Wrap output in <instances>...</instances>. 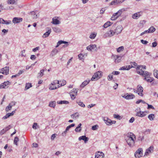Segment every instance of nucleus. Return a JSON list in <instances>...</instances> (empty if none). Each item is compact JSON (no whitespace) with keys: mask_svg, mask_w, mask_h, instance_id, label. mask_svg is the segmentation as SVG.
I'll use <instances>...</instances> for the list:
<instances>
[{"mask_svg":"<svg viewBox=\"0 0 158 158\" xmlns=\"http://www.w3.org/2000/svg\"><path fill=\"white\" fill-rule=\"evenodd\" d=\"M56 102L55 101H51L49 102L48 106L54 108L56 106Z\"/></svg>","mask_w":158,"mask_h":158,"instance_id":"aec40b11","label":"nucleus"},{"mask_svg":"<svg viewBox=\"0 0 158 158\" xmlns=\"http://www.w3.org/2000/svg\"><path fill=\"white\" fill-rule=\"evenodd\" d=\"M148 118L150 120L152 121L155 118V115L154 114H151L148 116Z\"/></svg>","mask_w":158,"mask_h":158,"instance_id":"cd10ccee","label":"nucleus"},{"mask_svg":"<svg viewBox=\"0 0 158 158\" xmlns=\"http://www.w3.org/2000/svg\"><path fill=\"white\" fill-rule=\"evenodd\" d=\"M113 78L112 76L110 74L108 76V79L109 81L111 80Z\"/></svg>","mask_w":158,"mask_h":158,"instance_id":"338daca9","label":"nucleus"},{"mask_svg":"<svg viewBox=\"0 0 158 158\" xmlns=\"http://www.w3.org/2000/svg\"><path fill=\"white\" fill-rule=\"evenodd\" d=\"M78 139L79 140H83L84 141L85 143H86V142L88 141L89 138L88 137H86L85 135H83L80 137Z\"/></svg>","mask_w":158,"mask_h":158,"instance_id":"a211bd4d","label":"nucleus"},{"mask_svg":"<svg viewBox=\"0 0 158 158\" xmlns=\"http://www.w3.org/2000/svg\"><path fill=\"white\" fill-rule=\"evenodd\" d=\"M12 127V126L11 125H9L4 129L5 130V131H6Z\"/></svg>","mask_w":158,"mask_h":158,"instance_id":"c03bdc74","label":"nucleus"},{"mask_svg":"<svg viewBox=\"0 0 158 158\" xmlns=\"http://www.w3.org/2000/svg\"><path fill=\"white\" fill-rule=\"evenodd\" d=\"M79 116V114L78 112H76L74 114H72L71 115V116L72 118H78Z\"/></svg>","mask_w":158,"mask_h":158,"instance_id":"72a5a7b5","label":"nucleus"},{"mask_svg":"<svg viewBox=\"0 0 158 158\" xmlns=\"http://www.w3.org/2000/svg\"><path fill=\"white\" fill-rule=\"evenodd\" d=\"M52 23L55 24H58L60 23L59 20L57 19H55L54 18L52 19Z\"/></svg>","mask_w":158,"mask_h":158,"instance_id":"bb28decb","label":"nucleus"},{"mask_svg":"<svg viewBox=\"0 0 158 158\" xmlns=\"http://www.w3.org/2000/svg\"><path fill=\"white\" fill-rule=\"evenodd\" d=\"M141 67H137L136 68L137 73L140 75H142L143 77H145L144 79L146 80L147 82H152L153 80V79L150 76V73L147 71H142L140 68Z\"/></svg>","mask_w":158,"mask_h":158,"instance_id":"f257e3e1","label":"nucleus"},{"mask_svg":"<svg viewBox=\"0 0 158 158\" xmlns=\"http://www.w3.org/2000/svg\"><path fill=\"white\" fill-rule=\"evenodd\" d=\"M147 112L146 111H142L140 110V111L137 112V113H136V115L138 117H144L147 115Z\"/></svg>","mask_w":158,"mask_h":158,"instance_id":"9d476101","label":"nucleus"},{"mask_svg":"<svg viewBox=\"0 0 158 158\" xmlns=\"http://www.w3.org/2000/svg\"><path fill=\"white\" fill-rule=\"evenodd\" d=\"M119 69L121 70H128L127 69V66L122 67H121Z\"/></svg>","mask_w":158,"mask_h":158,"instance_id":"864d4df0","label":"nucleus"},{"mask_svg":"<svg viewBox=\"0 0 158 158\" xmlns=\"http://www.w3.org/2000/svg\"><path fill=\"white\" fill-rule=\"evenodd\" d=\"M135 135L132 133L128 134L126 139V141L127 144L130 147L133 146L134 144V138H135Z\"/></svg>","mask_w":158,"mask_h":158,"instance_id":"f03ea898","label":"nucleus"},{"mask_svg":"<svg viewBox=\"0 0 158 158\" xmlns=\"http://www.w3.org/2000/svg\"><path fill=\"white\" fill-rule=\"evenodd\" d=\"M114 118H116L118 119H120L121 117L119 115H118V114H114Z\"/></svg>","mask_w":158,"mask_h":158,"instance_id":"6e6d98bb","label":"nucleus"},{"mask_svg":"<svg viewBox=\"0 0 158 158\" xmlns=\"http://www.w3.org/2000/svg\"><path fill=\"white\" fill-rule=\"evenodd\" d=\"M71 92H73V93L75 94V95H77V89H73L72 90Z\"/></svg>","mask_w":158,"mask_h":158,"instance_id":"8fccbe9b","label":"nucleus"},{"mask_svg":"<svg viewBox=\"0 0 158 158\" xmlns=\"http://www.w3.org/2000/svg\"><path fill=\"white\" fill-rule=\"evenodd\" d=\"M70 95L71 96V98L72 99H74L75 98V94L73 93V92H71L70 93Z\"/></svg>","mask_w":158,"mask_h":158,"instance_id":"a19ab883","label":"nucleus"},{"mask_svg":"<svg viewBox=\"0 0 158 158\" xmlns=\"http://www.w3.org/2000/svg\"><path fill=\"white\" fill-rule=\"evenodd\" d=\"M153 147L152 146H150L149 148L146 150L145 155H147V154L151 152L152 151H153Z\"/></svg>","mask_w":158,"mask_h":158,"instance_id":"4be33fe9","label":"nucleus"},{"mask_svg":"<svg viewBox=\"0 0 158 158\" xmlns=\"http://www.w3.org/2000/svg\"><path fill=\"white\" fill-rule=\"evenodd\" d=\"M103 120L105 121V123L108 125H111V120L107 117H104Z\"/></svg>","mask_w":158,"mask_h":158,"instance_id":"6ab92c4d","label":"nucleus"},{"mask_svg":"<svg viewBox=\"0 0 158 158\" xmlns=\"http://www.w3.org/2000/svg\"><path fill=\"white\" fill-rule=\"evenodd\" d=\"M24 71H25L24 69L19 70V73L17 74L18 75V76H19L22 73H23V72H24Z\"/></svg>","mask_w":158,"mask_h":158,"instance_id":"680f3d73","label":"nucleus"},{"mask_svg":"<svg viewBox=\"0 0 158 158\" xmlns=\"http://www.w3.org/2000/svg\"><path fill=\"white\" fill-rule=\"evenodd\" d=\"M104 154L102 152H98L96 153L95 158H104Z\"/></svg>","mask_w":158,"mask_h":158,"instance_id":"ddd939ff","label":"nucleus"},{"mask_svg":"<svg viewBox=\"0 0 158 158\" xmlns=\"http://www.w3.org/2000/svg\"><path fill=\"white\" fill-rule=\"evenodd\" d=\"M143 150L142 148H139L135 152V156L136 158H139L142 156Z\"/></svg>","mask_w":158,"mask_h":158,"instance_id":"20e7f679","label":"nucleus"},{"mask_svg":"<svg viewBox=\"0 0 158 158\" xmlns=\"http://www.w3.org/2000/svg\"><path fill=\"white\" fill-rule=\"evenodd\" d=\"M112 23L110 22H107L103 26V27L105 28L107 27H108L110 26Z\"/></svg>","mask_w":158,"mask_h":158,"instance_id":"c756f323","label":"nucleus"},{"mask_svg":"<svg viewBox=\"0 0 158 158\" xmlns=\"http://www.w3.org/2000/svg\"><path fill=\"white\" fill-rule=\"evenodd\" d=\"M141 42L143 44H146L148 43V42L146 40H141Z\"/></svg>","mask_w":158,"mask_h":158,"instance_id":"bf43d9fd","label":"nucleus"},{"mask_svg":"<svg viewBox=\"0 0 158 158\" xmlns=\"http://www.w3.org/2000/svg\"><path fill=\"white\" fill-rule=\"evenodd\" d=\"M32 87L31 84L30 83H27L26 84L25 90L29 89V88Z\"/></svg>","mask_w":158,"mask_h":158,"instance_id":"2f4dec72","label":"nucleus"},{"mask_svg":"<svg viewBox=\"0 0 158 158\" xmlns=\"http://www.w3.org/2000/svg\"><path fill=\"white\" fill-rule=\"evenodd\" d=\"M155 72L154 73V76L157 78H158V72L157 70H155Z\"/></svg>","mask_w":158,"mask_h":158,"instance_id":"5fc2aeb1","label":"nucleus"},{"mask_svg":"<svg viewBox=\"0 0 158 158\" xmlns=\"http://www.w3.org/2000/svg\"><path fill=\"white\" fill-rule=\"evenodd\" d=\"M125 10L124 9H121V10H119L115 14L116 15H117L118 16V18L121 16V15L122 14L123 11H124Z\"/></svg>","mask_w":158,"mask_h":158,"instance_id":"a878e982","label":"nucleus"},{"mask_svg":"<svg viewBox=\"0 0 158 158\" xmlns=\"http://www.w3.org/2000/svg\"><path fill=\"white\" fill-rule=\"evenodd\" d=\"M124 49V47L123 46H121L120 47H119L117 48V51L118 52H121V51H123V50Z\"/></svg>","mask_w":158,"mask_h":158,"instance_id":"ea45409f","label":"nucleus"},{"mask_svg":"<svg viewBox=\"0 0 158 158\" xmlns=\"http://www.w3.org/2000/svg\"><path fill=\"white\" fill-rule=\"evenodd\" d=\"M126 94L127 95L126 96V99H132L135 98V96L132 94L127 93Z\"/></svg>","mask_w":158,"mask_h":158,"instance_id":"f3484780","label":"nucleus"},{"mask_svg":"<svg viewBox=\"0 0 158 158\" xmlns=\"http://www.w3.org/2000/svg\"><path fill=\"white\" fill-rule=\"evenodd\" d=\"M11 108L12 107H11V106L10 105H8L6 106V112H8L9 110H10L11 109Z\"/></svg>","mask_w":158,"mask_h":158,"instance_id":"37998d69","label":"nucleus"},{"mask_svg":"<svg viewBox=\"0 0 158 158\" xmlns=\"http://www.w3.org/2000/svg\"><path fill=\"white\" fill-rule=\"evenodd\" d=\"M48 31L45 33L42 36L43 38H46L48 37L51 32V29L50 27H47Z\"/></svg>","mask_w":158,"mask_h":158,"instance_id":"2eb2a0df","label":"nucleus"},{"mask_svg":"<svg viewBox=\"0 0 158 158\" xmlns=\"http://www.w3.org/2000/svg\"><path fill=\"white\" fill-rule=\"evenodd\" d=\"M58 52V51L57 50V49L55 48L52 51L50 54V55L52 56H53L56 55Z\"/></svg>","mask_w":158,"mask_h":158,"instance_id":"b1692460","label":"nucleus"},{"mask_svg":"<svg viewBox=\"0 0 158 158\" xmlns=\"http://www.w3.org/2000/svg\"><path fill=\"white\" fill-rule=\"evenodd\" d=\"M37 123H33V126H32V128L33 129H37V127H36V126H37Z\"/></svg>","mask_w":158,"mask_h":158,"instance_id":"052dcab7","label":"nucleus"},{"mask_svg":"<svg viewBox=\"0 0 158 158\" xmlns=\"http://www.w3.org/2000/svg\"><path fill=\"white\" fill-rule=\"evenodd\" d=\"M96 35V34L95 33H92L89 35V37L91 39H94Z\"/></svg>","mask_w":158,"mask_h":158,"instance_id":"e433bc0d","label":"nucleus"},{"mask_svg":"<svg viewBox=\"0 0 158 158\" xmlns=\"http://www.w3.org/2000/svg\"><path fill=\"white\" fill-rule=\"evenodd\" d=\"M115 34L114 33V31L113 30H110V31H108L107 32H106L104 36L106 37H111L114 35Z\"/></svg>","mask_w":158,"mask_h":158,"instance_id":"1a4fd4ad","label":"nucleus"},{"mask_svg":"<svg viewBox=\"0 0 158 158\" xmlns=\"http://www.w3.org/2000/svg\"><path fill=\"white\" fill-rule=\"evenodd\" d=\"M46 70V69H45V70L43 69L40 70V72L38 73V77H42L44 75V71Z\"/></svg>","mask_w":158,"mask_h":158,"instance_id":"393cba45","label":"nucleus"},{"mask_svg":"<svg viewBox=\"0 0 158 158\" xmlns=\"http://www.w3.org/2000/svg\"><path fill=\"white\" fill-rule=\"evenodd\" d=\"M19 141V139L16 136L14 140V143L16 145L18 146L17 143Z\"/></svg>","mask_w":158,"mask_h":158,"instance_id":"c9c22d12","label":"nucleus"},{"mask_svg":"<svg viewBox=\"0 0 158 158\" xmlns=\"http://www.w3.org/2000/svg\"><path fill=\"white\" fill-rule=\"evenodd\" d=\"M57 88V87L55 85H52L50 86L49 89L51 90H54L55 89H56Z\"/></svg>","mask_w":158,"mask_h":158,"instance_id":"de8ad7c7","label":"nucleus"},{"mask_svg":"<svg viewBox=\"0 0 158 158\" xmlns=\"http://www.w3.org/2000/svg\"><path fill=\"white\" fill-rule=\"evenodd\" d=\"M10 83V82H9L8 81H6L4 82V83H2V84L3 85V86H4V88H7L8 87V86L7 85H9Z\"/></svg>","mask_w":158,"mask_h":158,"instance_id":"7c9ffc66","label":"nucleus"},{"mask_svg":"<svg viewBox=\"0 0 158 158\" xmlns=\"http://www.w3.org/2000/svg\"><path fill=\"white\" fill-rule=\"evenodd\" d=\"M123 29L122 26L121 25H119L116 27L114 31L115 34L118 35L121 32Z\"/></svg>","mask_w":158,"mask_h":158,"instance_id":"39448f33","label":"nucleus"},{"mask_svg":"<svg viewBox=\"0 0 158 158\" xmlns=\"http://www.w3.org/2000/svg\"><path fill=\"white\" fill-rule=\"evenodd\" d=\"M124 1V0H114L112 1L110 3V5H118L122 3Z\"/></svg>","mask_w":158,"mask_h":158,"instance_id":"4468645a","label":"nucleus"},{"mask_svg":"<svg viewBox=\"0 0 158 158\" xmlns=\"http://www.w3.org/2000/svg\"><path fill=\"white\" fill-rule=\"evenodd\" d=\"M142 12H138L133 14L132 17L133 19H137L142 15Z\"/></svg>","mask_w":158,"mask_h":158,"instance_id":"9b49d317","label":"nucleus"},{"mask_svg":"<svg viewBox=\"0 0 158 158\" xmlns=\"http://www.w3.org/2000/svg\"><path fill=\"white\" fill-rule=\"evenodd\" d=\"M77 103L78 104V105L82 107H85V105L81 101H77Z\"/></svg>","mask_w":158,"mask_h":158,"instance_id":"58836bf2","label":"nucleus"},{"mask_svg":"<svg viewBox=\"0 0 158 158\" xmlns=\"http://www.w3.org/2000/svg\"><path fill=\"white\" fill-rule=\"evenodd\" d=\"M115 62L116 63H119L121 60L122 57L118 55L113 56Z\"/></svg>","mask_w":158,"mask_h":158,"instance_id":"dca6fc26","label":"nucleus"},{"mask_svg":"<svg viewBox=\"0 0 158 158\" xmlns=\"http://www.w3.org/2000/svg\"><path fill=\"white\" fill-rule=\"evenodd\" d=\"M81 128H79L78 127H77L75 128V131L77 132H80L81 131Z\"/></svg>","mask_w":158,"mask_h":158,"instance_id":"13d9d810","label":"nucleus"},{"mask_svg":"<svg viewBox=\"0 0 158 158\" xmlns=\"http://www.w3.org/2000/svg\"><path fill=\"white\" fill-rule=\"evenodd\" d=\"M102 72L101 71H98L95 73L91 78V81H94L96 78H97V79L100 78L102 77Z\"/></svg>","mask_w":158,"mask_h":158,"instance_id":"7ed1b4c3","label":"nucleus"},{"mask_svg":"<svg viewBox=\"0 0 158 158\" xmlns=\"http://www.w3.org/2000/svg\"><path fill=\"white\" fill-rule=\"evenodd\" d=\"M17 0H8L7 1V3L9 4H14Z\"/></svg>","mask_w":158,"mask_h":158,"instance_id":"4c0bfd02","label":"nucleus"},{"mask_svg":"<svg viewBox=\"0 0 158 158\" xmlns=\"http://www.w3.org/2000/svg\"><path fill=\"white\" fill-rule=\"evenodd\" d=\"M87 49L89 51H91L93 49H95V50L97 51V48L96 44H90L86 47Z\"/></svg>","mask_w":158,"mask_h":158,"instance_id":"6e6552de","label":"nucleus"},{"mask_svg":"<svg viewBox=\"0 0 158 158\" xmlns=\"http://www.w3.org/2000/svg\"><path fill=\"white\" fill-rule=\"evenodd\" d=\"M119 73H120L119 72L116 71H114L112 73L114 75H118L119 74Z\"/></svg>","mask_w":158,"mask_h":158,"instance_id":"774afa93","label":"nucleus"},{"mask_svg":"<svg viewBox=\"0 0 158 158\" xmlns=\"http://www.w3.org/2000/svg\"><path fill=\"white\" fill-rule=\"evenodd\" d=\"M31 15L32 16L33 19H35L38 17V15L35 12L33 11L31 12Z\"/></svg>","mask_w":158,"mask_h":158,"instance_id":"c85d7f7f","label":"nucleus"},{"mask_svg":"<svg viewBox=\"0 0 158 158\" xmlns=\"http://www.w3.org/2000/svg\"><path fill=\"white\" fill-rule=\"evenodd\" d=\"M90 81V80L88 79L84 81L82 84L81 85L80 87L82 88H84L85 86L89 84Z\"/></svg>","mask_w":158,"mask_h":158,"instance_id":"412c9836","label":"nucleus"},{"mask_svg":"<svg viewBox=\"0 0 158 158\" xmlns=\"http://www.w3.org/2000/svg\"><path fill=\"white\" fill-rule=\"evenodd\" d=\"M39 48H40L39 47H37L35 48H33L32 49V51L34 52H35L37 51L39 49Z\"/></svg>","mask_w":158,"mask_h":158,"instance_id":"e2e57ef3","label":"nucleus"},{"mask_svg":"<svg viewBox=\"0 0 158 158\" xmlns=\"http://www.w3.org/2000/svg\"><path fill=\"white\" fill-rule=\"evenodd\" d=\"M98 126L97 125H94L92 127V129L93 130H96L98 129Z\"/></svg>","mask_w":158,"mask_h":158,"instance_id":"a18cd8bd","label":"nucleus"},{"mask_svg":"<svg viewBox=\"0 0 158 158\" xmlns=\"http://www.w3.org/2000/svg\"><path fill=\"white\" fill-rule=\"evenodd\" d=\"M118 18V16L117 15H116V14L115 13L113 14L112 16L111 17V19L112 20H114L117 19Z\"/></svg>","mask_w":158,"mask_h":158,"instance_id":"f704fd0d","label":"nucleus"},{"mask_svg":"<svg viewBox=\"0 0 158 158\" xmlns=\"http://www.w3.org/2000/svg\"><path fill=\"white\" fill-rule=\"evenodd\" d=\"M16 103V102H15L12 101L10 103H9V105H10L12 107V106H15V105Z\"/></svg>","mask_w":158,"mask_h":158,"instance_id":"49530a36","label":"nucleus"},{"mask_svg":"<svg viewBox=\"0 0 158 158\" xmlns=\"http://www.w3.org/2000/svg\"><path fill=\"white\" fill-rule=\"evenodd\" d=\"M148 33H150L149 32V31H148V30L145 31L141 33L140 34V35L142 36V35H144V34Z\"/></svg>","mask_w":158,"mask_h":158,"instance_id":"09e8293b","label":"nucleus"},{"mask_svg":"<svg viewBox=\"0 0 158 158\" xmlns=\"http://www.w3.org/2000/svg\"><path fill=\"white\" fill-rule=\"evenodd\" d=\"M9 67H5L1 69L0 73L3 74L7 75L9 74Z\"/></svg>","mask_w":158,"mask_h":158,"instance_id":"0eeeda50","label":"nucleus"},{"mask_svg":"<svg viewBox=\"0 0 158 158\" xmlns=\"http://www.w3.org/2000/svg\"><path fill=\"white\" fill-rule=\"evenodd\" d=\"M78 58L80 60H82L84 57V56L82 54H80L78 55Z\"/></svg>","mask_w":158,"mask_h":158,"instance_id":"4d7b16f0","label":"nucleus"},{"mask_svg":"<svg viewBox=\"0 0 158 158\" xmlns=\"http://www.w3.org/2000/svg\"><path fill=\"white\" fill-rule=\"evenodd\" d=\"M147 104L148 105V109H152L153 110L155 109V108L152 105H149V104Z\"/></svg>","mask_w":158,"mask_h":158,"instance_id":"603ef678","label":"nucleus"},{"mask_svg":"<svg viewBox=\"0 0 158 158\" xmlns=\"http://www.w3.org/2000/svg\"><path fill=\"white\" fill-rule=\"evenodd\" d=\"M23 21V19L21 18L14 17L13 18L12 22L15 24L20 23Z\"/></svg>","mask_w":158,"mask_h":158,"instance_id":"f8f14e48","label":"nucleus"},{"mask_svg":"<svg viewBox=\"0 0 158 158\" xmlns=\"http://www.w3.org/2000/svg\"><path fill=\"white\" fill-rule=\"evenodd\" d=\"M60 82H61L60 84V86H64L66 84V82L65 80H63L61 81H60Z\"/></svg>","mask_w":158,"mask_h":158,"instance_id":"79ce46f5","label":"nucleus"},{"mask_svg":"<svg viewBox=\"0 0 158 158\" xmlns=\"http://www.w3.org/2000/svg\"><path fill=\"white\" fill-rule=\"evenodd\" d=\"M25 50H22L21 52V56H26V54H25Z\"/></svg>","mask_w":158,"mask_h":158,"instance_id":"69168bd1","label":"nucleus"},{"mask_svg":"<svg viewBox=\"0 0 158 158\" xmlns=\"http://www.w3.org/2000/svg\"><path fill=\"white\" fill-rule=\"evenodd\" d=\"M9 117H10V115H9L8 113H7L6 114V115L5 116L3 117L2 118V119H6Z\"/></svg>","mask_w":158,"mask_h":158,"instance_id":"3c124183","label":"nucleus"},{"mask_svg":"<svg viewBox=\"0 0 158 158\" xmlns=\"http://www.w3.org/2000/svg\"><path fill=\"white\" fill-rule=\"evenodd\" d=\"M156 30L155 28L151 26L148 29V30L149 31V32L152 33L154 32Z\"/></svg>","mask_w":158,"mask_h":158,"instance_id":"473e14b6","label":"nucleus"},{"mask_svg":"<svg viewBox=\"0 0 158 158\" xmlns=\"http://www.w3.org/2000/svg\"><path fill=\"white\" fill-rule=\"evenodd\" d=\"M30 58L32 60H34L35 59L36 57L35 55H31V56Z\"/></svg>","mask_w":158,"mask_h":158,"instance_id":"0e129e2a","label":"nucleus"},{"mask_svg":"<svg viewBox=\"0 0 158 158\" xmlns=\"http://www.w3.org/2000/svg\"><path fill=\"white\" fill-rule=\"evenodd\" d=\"M143 91V88L141 86L138 85L137 86V90L136 91V93L140 96H143V94L142 93Z\"/></svg>","mask_w":158,"mask_h":158,"instance_id":"423d86ee","label":"nucleus"},{"mask_svg":"<svg viewBox=\"0 0 158 158\" xmlns=\"http://www.w3.org/2000/svg\"><path fill=\"white\" fill-rule=\"evenodd\" d=\"M53 31L56 33H59L61 32V29L58 27H52Z\"/></svg>","mask_w":158,"mask_h":158,"instance_id":"5701e85b","label":"nucleus"}]
</instances>
